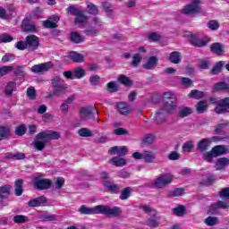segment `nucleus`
I'll return each instance as SVG.
<instances>
[{
    "label": "nucleus",
    "mask_w": 229,
    "mask_h": 229,
    "mask_svg": "<svg viewBox=\"0 0 229 229\" xmlns=\"http://www.w3.org/2000/svg\"><path fill=\"white\" fill-rule=\"evenodd\" d=\"M212 153L215 157H221V155H226L229 153V149L225 145H216L211 148Z\"/></svg>",
    "instance_id": "obj_19"
},
{
    "label": "nucleus",
    "mask_w": 229,
    "mask_h": 229,
    "mask_svg": "<svg viewBox=\"0 0 229 229\" xmlns=\"http://www.w3.org/2000/svg\"><path fill=\"white\" fill-rule=\"evenodd\" d=\"M110 164H112V165H115V167H123V165H126V164H128V162L126 161V159L123 158V157H114L109 160Z\"/></svg>",
    "instance_id": "obj_28"
},
{
    "label": "nucleus",
    "mask_w": 229,
    "mask_h": 229,
    "mask_svg": "<svg viewBox=\"0 0 229 229\" xmlns=\"http://www.w3.org/2000/svg\"><path fill=\"white\" fill-rule=\"evenodd\" d=\"M229 165V158L228 157H220L216 162V171H221L225 169V167H228Z\"/></svg>",
    "instance_id": "obj_24"
},
{
    "label": "nucleus",
    "mask_w": 229,
    "mask_h": 229,
    "mask_svg": "<svg viewBox=\"0 0 229 229\" xmlns=\"http://www.w3.org/2000/svg\"><path fill=\"white\" fill-rule=\"evenodd\" d=\"M225 61H219L216 65L211 69L210 73L213 75H217L223 70V65H225Z\"/></svg>",
    "instance_id": "obj_33"
},
{
    "label": "nucleus",
    "mask_w": 229,
    "mask_h": 229,
    "mask_svg": "<svg viewBox=\"0 0 229 229\" xmlns=\"http://www.w3.org/2000/svg\"><path fill=\"white\" fill-rule=\"evenodd\" d=\"M187 209L185 208V206H179L177 208H173V212L175 216H178L179 217H182L185 214V211Z\"/></svg>",
    "instance_id": "obj_50"
},
{
    "label": "nucleus",
    "mask_w": 229,
    "mask_h": 229,
    "mask_svg": "<svg viewBox=\"0 0 229 229\" xmlns=\"http://www.w3.org/2000/svg\"><path fill=\"white\" fill-rule=\"evenodd\" d=\"M22 30L26 33H33L34 31H37V27L35 24L30 23L29 19H24L22 21Z\"/></svg>",
    "instance_id": "obj_21"
},
{
    "label": "nucleus",
    "mask_w": 229,
    "mask_h": 229,
    "mask_svg": "<svg viewBox=\"0 0 229 229\" xmlns=\"http://www.w3.org/2000/svg\"><path fill=\"white\" fill-rule=\"evenodd\" d=\"M214 157L216 156L214 155V152H212V150L203 154V159L209 164H212V162H214Z\"/></svg>",
    "instance_id": "obj_59"
},
{
    "label": "nucleus",
    "mask_w": 229,
    "mask_h": 229,
    "mask_svg": "<svg viewBox=\"0 0 229 229\" xmlns=\"http://www.w3.org/2000/svg\"><path fill=\"white\" fill-rule=\"evenodd\" d=\"M17 87V83L15 81H10L6 86L4 89L5 95L8 97L12 96L13 94V89Z\"/></svg>",
    "instance_id": "obj_35"
},
{
    "label": "nucleus",
    "mask_w": 229,
    "mask_h": 229,
    "mask_svg": "<svg viewBox=\"0 0 229 229\" xmlns=\"http://www.w3.org/2000/svg\"><path fill=\"white\" fill-rule=\"evenodd\" d=\"M10 191H12V186L5 184L0 187V207H6L8 205V196H10Z\"/></svg>",
    "instance_id": "obj_11"
},
{
    "label": "nucleus",
    "mask_w": 229,
    "mask_h": 229,
    "mask_svg": "<svg viewBox=\"0 0 229 229\" xmlns=\"http://www.w3.org/2000/svg\"><path fill=\"white\" fill-rule=\"evenodd\" d=\"M225 128H228V123H218L215 128L216 135H226Z\"/></svg>",
    "instance_id": "obj_31"
},
{
    "label": "nucleus",
    "mask_w": 229,
    "mask_h": 229,
    "mask_svg": "<svg viewBox=\"0 0 229 229\" xmlns=\"http://www.w3.org/2000/svg\"><path fill=\"white\" fill-rule=\"evenodd\" d=\"M53 68V63L47 62L40 64H35L30 68V71L35 73L46 72Z\"/></svg>",
    "instance_id": "obj_14"
},
{
    "label": "nucleus",
    "mask_w": 229,
    "mask_h": 229,
    "mask_svg": "<svg viewBox=\"0 0 229 229\" xmlns=\"http://www.w3.org/2000/svg\"><path fill=\"white\" fill-rule=\"evenodd\" d=\"M44 203H47V199H46L45 196H40L36 199H30L28 202L29 207H40L41 205H44Z\"/></svg>",
    "instance_id": "obj_20"
},
{
    "label": "nucleus",
    "mask_w": 229,
    "mask_h": 229,
    "mask_svg": "<svg viewBox=\"0 0 229 229\" xmlns=\"http://www.w3.org/2000/svg\"><path fill=\"white\" fill-rule=\"evenodd\" d=\"M87 8L88 13H90V15H98V13H99V9L98 8V5L94 4L93 3H89Z\"/></svg>",
    "instance_id": "obj_45"
},
{
    "label": "nucleus",
    "mask_w": 229,
    "mask_h": 229,
    "mask_svg": "<svg viewBox=\"0 0 229 229\" xmlns=\"http://www.w3.org/2000/svg\"><path fill=\"white\" fill-rule=\"evenodd\" d=\"M104 187H106L109 192H112V194H118L121 189H123L121 185L115 184L112 182H106Z\"/></svg>",
    "instance_id": "obj_25"
},
{
    "label": "nucleus",
    "mask_w": 229,
    "mask_h": 229,
    "mask_svg": "<svg viewBox=\"0 0 229 229\" xmlns=\"http://www.w3.org/2000/svg\"><path fill=\"white\" fill-rule=\"evenodd\" d=\"M212 144V140L210 139H202L199 141L197 145V149L200 153H205L210 148V145Z\"/></svg>",
    "instance_id": "obj_17"
},
{
    "label": "nucleus",
    "mask_w": 229,
    "mask_h": 229,
    "mask_svg": "<svg viewBox=\"0 0 229 229\" xmlns=\"http://www.w3.org/2000/svg\"><path fill=\"white\" fill-rule=\"evenodd\" d=\"M182 53L180 52H172L170 53L169 55V61L171 62V64H180V62H182Z\"/></svg>",
    "instance_id": "obj_29"
},
{
    "label": "nucleus",
    "mask_w": 229,
    "mask_h": 229,
    "mask_svg": "<svg viewBox=\"0 0 229 229\" xmlns=\"http://www.w3.org/2000/svg\"><path fill=\"white\" fill-rule=\"evenodd\" d=\"M191 114H192V108L181 107L178 112V116L181 117V119H183V117H188V115H191Z\"/></svg>",
    "instance_id": "obj_34"
},
{
    "label": "nucleus",
    "mask_w": 229,
    "mask_h": 229,
    "mask_svg": "<svg viewBox=\"0 0 229 229\" xmlns=\"http://www.w3.org/2000/svg\"><path fill=\"white\" fill-rule=\"evenodd\" d=\"M164 109L166 110V112H173V110L176 109V106L178 105V98H176V95L171 91H167L164 93Z\"/></svg>",
    "instance_id": "obj_5"
},
{
    "label": "nucleus",
    "mask_w": 229,
    "mask_h": 229,
    "mask_svg": "<svg viewBox=\"0 0 229 229\" xmlns=\"http://www.w3.org/2000/svg\"><path fill=\"white\" fill-rule=\"evenodd\" d=\"M219 210H229V203L223 200H218L209 206L208 214L214 216L219 214Z\"/></svg>",
    "instance_id": "obj_10"
},
{
    "label": "nucleus",
    "mask_w": 229,
    "mask_h": 229,
    "mask_svg": "<svg viewBox=\"0 0 229 229\" xmlns=\"http://www.w3.org/2000/svg\"><path fill=\"white\" fill-rule=\"evenodd\" d=\"M185 192V189L183 188H176L173 191H171L168 196L170 198H176L178 196H182Z\"/></svg>",
    "instance_id": "obj_51"
},
{
    "label": "nucleus",
    "mask_w": 229,
    "mask_h": 229,
    "mask_svg": "<svg viewBox=\"0 0 229 229\" xmlns=\"http://www.w3.org/2000/svg\"><path fill=\"white\" fill-rule=\"evenodd\" d=\"M98 114V109L96 106H89L87 107V119H94V115Z\"/></svg>",
    "instance_id": "obj_41"
},
{
    "label": "nucleus",
    "mask_w": 229,
    "mask_h": 229,
    "mask_svg": "<svg viewBox=\"0 0 229 229\" xmlns=\"http://www.w3.org/2000/svg\"><path fill=\"white\" fill-rule=\"evenodd\" d=\"M107 89L109 92H117V90H119V85H117V83H115L114 81H111L107 84Z\"/></svg>",
    "instance_id": "obj_62"
},
{
    "label": "nucleus",
    "mask_w": 229,
    "mask_h": 229,
    "mask_svg": "<svg viewBox=\"0 0 229 229\" xmlns=\"http://www.w3.org/2000/svg\"><path fill=\"white\" fill-rule=\"evenodd\" d=\"M204 97H205V93L198 89H193L190 92V98L193 99H203Z\"/></svg>",
    "instance_id": "obj_42"
},
{
    "label": "nucleus",
    "mask_w": 229,
    "mask_h": 229,
    "mask_svg": "<svg viewBox=\"0 0 229 229\" xmlns=\"http://www.w3.org/2000/svg\"><path fill=\"white\" fill-rule=\"evenodd\" d=\"M70 39L72 42H74V44L83 42V38L78 32H72Z\"/></svg>",
    "instance_id": "obj_47"
},
{
    "label": "nucleus",
    "mask_w": 229,
    "mask_h": 229,
    "mask_svg": "<svg viewBox=\"0 0 229 229\" xmlns=\"http://www.w3.org/2000/svg\"><path fill=\"white\" fill-rule=\"evenodd\" d=\"M13 40V37L8 33L2 34L0 36V42L1 43H8L12 42Z\"/></svg>",
    "instance_id": "obj_60"
},
{
    "label": "nucleus",
    "mask_w": 229,
    "mask_h": 229,
    "mask_svg": "<svg viewBox=\"0 0 229 229\" xmlns=\"http://www.w3.org/2000/svg\"><path fill=\"white\" fill-rule=\"evenodd\" d=\"M199 67L202 70L210 69V61L208 59H199Z\"/></svg>",
    "instance_id": "obj_49"
},
{
    "label": "nucleus",
    "mask_w": 229,
    "mask_h": 229,
    "mask_svg": "<svg viewBox=\"0 0 229 229\" xmlns=\"http://www.w3.org/2000/svg\"><path fill=\"white\" fill-rule=\"evenodd\" d=\"M158 64V58L157 56H150L148 62L143 65L144 69L153 70Z\"/></svg>",
    "instance_id": "obj_26"
},
{
    "label": "nucleus",
    "mask_w": 229,
    "mask_h": 229,
    "mask_svg": "<svg viewBox=\"0 0 229 229\" xmlns=\"http://www.w3.org/2000/svg\"><path fill=\"white\" fill-rule=\"evenodd\" d=\"M210 51L211 53L221 56V55L225 53V46H223L221 43H214L210 47Z\"/></svg>",
    "instance_id": "obj_23"
},
{
    "label": "nucleus",
    "mask_w": 229,
    "mask_h": 229,
    "mask_svg": "<svg viewBox=\"0 0 229 229\" xmlns=\"http://www.w3.org/2000/svg\"><path fill=\"white\" fill-rule=\"evenodd\" d=\"M16 49L19 51H24L30 49V51H37L40 47V38L36 35L30 34L25 38V40L18 41L15 44Z\"/></svg>",
    "instance_id": "obj_3"
},
{
    "label": "nucleus",
    "mask_w": 229,
    "mask_h": 229,
    "mask_svg": "<svg viewBox=\"0 0 229 229\" xmlns=\"http://www.w3.org/2000/svg\"><path fill=\"white\" fill-rule=\"evenodd\" d=\"M194 148H196V145H194V141L192 140L186 141L182 145V151H184V153H191V151H192Z\"/></svg>",
    "instance_id": "obj_37"
},
{
    "label": "nucleus",
    "mask_w": 229,
    "mask_h": 229,
    "mask_svg": "<svg viewBox=\"0 0 229 229\" xmlns=\"http://www.w3.org/2000/svg\"><path fill=\"white\" fill-rule=\"evenodd\" d=\"M51 85L54 94H55V98H62L67 93V89H69L67 83H65V81L60 77L53 78L51 80Z\"/></svg>",
    "instance_id": "obj_4"
},
{
    "label": "nucleus",
    "mask_w": 229,
    "mask_h": 229,
    "mask_svg": "<svg viewBox=\"0 0 229 229\" xmlns=\"http://www.w3.org/2000/svg\"><path fill=\"white\" fill-rule=\"evenodd\" d=\"M60 137L61 134L58 131L53 130L43 131L36 135L33 146L38 151H43L49 140H58Z\"/></svg>",
    "instance_id": "obj_1"
},
{
    "label": "nucleus",
    "mask_w": 229,
    "mask_h": 229,
    "mask_svg": "<svg viewBox=\"0 0 229 229\" xmlns=\"http://www.w3.org/2000/svg\"><path fill=\"white\" fill-rule=\"evenodd\" d=\"M67 13L73 15L75 17V24H83L87 21V16L85 15V11L77 8L74 5H70L66 8Z\"/></svg>",
    "instance_id": "obj_9"
},
{
    "label": "nucleus",
    "mask_w": 229,
    "mask_h": 229,
    "mask_svg": "<svg viewBox=\"0 0 229 229\" xmlns=\"http://www.w3.org/2000/svg\"><path fill=\"white\" fill-rule=\"evenodd\" d=\"M85 74H86L85 70L81 67H76L73 70L74 79L81 80V78H84Z\"/></svg>",
    "instance_id": "obj_36"
},
{
    "label": "nucleus",
    "mask_w": 229,
    "mask_h": 229,
    "mask_svg": "<svg viewBox=\"0 0 229 229\" xmlns=\"http://www.w3.org/2000/svg\"><path fill=\"white\" fill-rule=\"evenodd\" d=\"M171 183H173V175L162 174L153 181L152 185L156 189H165V187L171 185Z\"/></svg>",
    "instance_id": "obj_7"
},
{
    "label": "nucleus",
    "mask_w": 229,
    "mask_h": 229,
    "mask_svg": "<svg viewBox=\"0 0 229 229\" xmlns=\"http://www.w3.org/2000/svg\"><path fill=\"white\" fill-rule=\"evenodd\" d=\"M32 183L38 191H47L51 189L53 182L50 179L44 178V175H38L33 178Z\"/></svg>",
    "instance_id": "obj_8"
},
{
    "label": "nucleus",
    "mask_w": 229,
    "mask_h": 229,
    "mask_svg": "<svg viewBox=\"0 0 229 229\" xmlns=\"http://www.w3.org/2000/svg\"><path fill=\"white\" fill-rule=\"evenodd\" d=\"M13 73L15 76H24L26 72H24V66H18L16 68H13Z\"/></svg>",
    "instance_id": "obj_63"
},
{
    "label": "nucleus",
    "mask_w": 229,
    "mask_h": 229,
    "mask_svg": "<svg viewBox=\"0 0 229 229\" xmlns=\"http://www.w3.org/2000/svg\"><path fill=\"white\" fill-rule=\"evenodd\" d=\"M24 181L22 179H18L14 182V194L15 196H22L24 192Z\"/></svg>",
    "instance_id": "obj_22"
},
{
    "label": "nucleus",
    "mask_w": 229,
    "mask_h": 229,
    "mask_svg": "<svg viewBox=\"0 0 229 229\" xmlns=\"http://www.w3.org/2000/svg\"><path fill=\"white\" fill-rule=\"evenodd\" d=\"M27 97L29 99H37V91L34 87H30L27 89Z\"/></svg>",
    "instance_id": "obj_57"
},
{
    "label": "nucleus",
    "mask_w": 229,
    "mask_h": 229,
    "mask_svg": "<svg viewBox=\"0 0 229 229\" xmlns=\"http://www.w3.org/2000/svg\"><path fill=\"white\" fill-rule=\"evenodd\" d=\"M189 42L191 46L195 47H205L208 44V40H203L198 37L196 34H191L189 36Z\"/></svg>",
    "instance_id": "obj_13"
},
{
    "label": "nucleus",
    "mask_w": 229,
    "mask_h": 229,
    "mask_svg": "<svg viewBox=\"0 0 229 229\" xmlns=\"http://www.w3.org/2000/svg\"><path fill=\"white\" fill-rule=\"evenodd\" d=\"M118 111L122 115H128L130 114V106L124 102H120L118 104Z\"/></svg>",
    "instance_id": "obj_32"
},
{
    "label": "nucleus",
    "mask_w": 229,
    "mask_h": 229,
    "mask_svg": "<svg viewBox=\"0 0 229 229\" xmlns=\"http://www.w3.org/2000/svg\"><path fill=\"white\" fill-rule=\"evenodd\" d=\"M12 71H13V66L0 67V78H2V76H6V74H9V72H12Z\"/></svg>",
    "instance_id": "obj_56"
},
{
    "label": "nucleus",
    "mask_w": 229,
    "mask_h": 229,
    "mask_svg": "<svg viewBox=\"0 0 229 229\" xmlns=\"http://www.w3.org/2000/svg\"><path fill=\"white\" fill-rule=\"evenodd\" d=\"M216 178L215 175H209L207 179L202 180L201 185H205L206 187H210L213 183H216Z\"/></svg>",
    "instance_id": "obj_39"
},
{
    "label": "nucleus",
    "mask_w": 229,
    "mask_h": 229,
    "mask_svg": "<svg viewBox=\"0 0 229 229\" xmlns=\"http://www.w3.org/2000/svg\"><path fill=\"white\" fill-rule=\"evenodd\" d=\"M219 198L225 199V203L229 204V187L222 189L218 193Z\"/></svg>",
    "instance_id": "obj_44"
},
{
    "label": "nucleus",
    "mask_w": 229,
    "mask_h": 229,
    "mask_svg": "<svg viewBox=\"0 0 229 229\" xmlns=\"http://www.w3.org/2000/svg\"><path fill=\"white\" fill-rule=\"evenodd\" d=\"M216 114H228L229 112V98H225L217 102V106L215 108Z\"/></svg>",
    "instance_id": "obj_12"
},
{
    "label": "nucleus",
    "mask_w": 229,
    "mask_h": 229,
    "mask_svg": "<svg viewBox=\"0 0 229 229\" xmlns=\"http://www.w3.org/2000/svg\"><path fill=\"white\" fill-rule=\"evenodd\" d=\"M220 24L219 21L216 20H211L207 23V27L211 30V31H217V29L219 28Z\"/></svg>",
    "instance_id": "obj_48"
},
{
    "label": "nucleus",
    "mask_w": 229,
    "mask_h": 229,
    "mask_svg": "<svg viewBox=\"0 0 229 229\" xmlns=\"http://www.w3.org/2000/svg\"><path fill=\"white\" fill-rule=\"evenodd\" d=\"M197 114H205L208 110V105L207 101H199L196 106Z\"/></svg>",
    "instance_id": "obj_30"
},
{
    "label": "nucleus",
    "mask_w": 229,
    "mask_h": 229,
    "mask_svg": "<svg viewBox=\"0 0 229 229\" xmlns=\"http://www.w3.org/2000/svg\"><path fill=\"white\" fill-rule=\"evenodd\" d=\"M109 155H118V157H124V155L128 154V148L126 147H118V146H114L112 147L109 150H108Z\"/></svg>",
    "instance_id": "obj_16"
},
{
    "label": "nucleus",
    "mask_w": 229,
    "mask_h": 229,
    "mask_svg": "<svg viewBox=\"0 0 229 229\" xmlns=\"http://www.w3.org/2000/svg\"><path fill=\"white\" fill-rule=\"evenodd\" d=\"M120 83L123 85H125L126 87H130L131 85V81H130V78L126 77L125 75H120L118 78Z\"/></svg>",
    "instance_id": "obj_61"
},
{
    "label": "nucleus",
    "mask_w": 229,
    "mask_h": 229,
    "mask_svg": "<svg viewBox=\"0 0 229 229\" xmlns=\"http://www.w3.org/2000/svg\"><path fill=\"white\" fill-rule=\"evenodd\" d=\"M167 114H169V111L165 110V108L159 109L156 114V123L157 124H164V123L166 121Z\"/></svg>",
    "instance_id": "obj_15"
},
{
    "label": "nucleus",
    "mask_w": 229,
    "mask_h": 229,
    "mask_svg": "<svg viewBox=\"0 0 229 229\" xmlns=\"http://www.w3.org/2000/svg\"><path fill=\"white\" fill-rule=\"evenodd\" d=\"M68 58H70V60L72 62H75V64H83V62H85V55L76 51L70 52Z\"/></svg>",
    "instance_id": "obj_18"
},
{
    "label": "nucleus",
    "mask_w": 229,
    "mask_h": 229,
    "mask_svg": "<svg viewBox=\"0 0 229 229\" xmlns=\"http://www.w3.org/2000/svg\"><path fill=\"white\" fill-rule=\"evenodd\" d=\"M142 62V55L140 54H134L132 55V62L131 63V67H139Z\"/></svg>",
    "instance_id": "obj_38"
},
{
    "label": "nucleus",
    "mask_w": 229,
    "mask_h": 229,
    "mask_svg": "<svg viewBox=\"0 0 229 229\" xmlns=\"http://www.w3.org/2000/svg\"><path fill=\"white\" fill-rule=\"evenodd\" d=\"M100 81H101V77H99L98 75H93L89 77V83L93 87H98Z\"/></svg>",
    "instance_id": "obj_58"
},
{
    "label": "nucleus",
    "mask_w": 229,
    "mask_h": 229,
    "mask_svg": "<svg viewBox=\"0 0 229 229\" xmlns=\"http://www.w3.org/2000/svg\"><path fill=\"white\" fill-rule=\"evenodd\" d=\"M146 225L147 226H149V228H158V226H160V222L157 221L155 217L148 218Z\"/></svg>",
    "instance_id": "obj_46"
},
{
    "label": "nucleus",
    "mask_w": 229,
    "mask_h": 229,
    "mask_svg": "<svg viewBox=\"0 0 229 229\" xmlns=\"http://www.w3.org/2000/svg\"><path fill=\"white\" fill-rule=\"evenodd\" d=\"M217 223H218V219L216 216H208L205 219V224L208 226H214V225H217Z\"/></svg>",
    "instance_id": "obj_53"
},
{
    "label": "nucleus",
    "mask_w": 229,
    "mask_h": 229,
    "mask_svg": "<svg viewBox=\"0 0 229 229\" xmlns=\"http://www.w3.org/2000/svg\"><path fill=\"white\" fill-rule=\"evenodd\" d=\"M8 157L13 160H24V158H26V155L24 153L17 152L14 154H9Z\"/></svg>",
    "instance_id": "obj_52"
},
{
    "label": "nucleus",
    "mask_w": 229,
    "mask_h": 229,
    "mask_svg": "<svg viewBox=\"0 0 229 229\" xmlns=\"http://www.w3.org/2000/svg\"><path fill=\"white\" fill-rule=\"evenodd\" d=\"M142 159L146 164H153L157 160V156L151 151H145L142 153Z\"/></svg>",
    "instance_id": "obj_27"
},
{
    "label": "nucleus",
    "mask_w": 229,
    "mask_h": 229,
    "mask_svg": "<svg viewBox=\"0 0 229 229\" xmlns=\"http://www.w3.org/2000/svg\"><path fill=\"white\" fill-rule=\"evenodd\" d=\"M153 142H155V136L152 134H147L141 141V144L143 146H149L151 144H153Z\"/></svg>",
    "instance_id": "obj_40"
},
{
    "label": "nucleus",
    "mask_w": 229,
    "mask_h": 229,
    "mask_svg": "<svg viewBox=\"0 0 229 229\" xmlns=\"http://www.w3.org/2000/svg\"><path fill=\"white\" fill-rule=\"evenodd\" d=\"M102 7L105 10L106 13H112L114 11L112 10V4L109 2H102Z\"/></svg>",
    "instance_id": "obj_64"
},
{
    "label": "nucleus",
    "mask_w": 229,
    "mask_h": 229,
    "mask_svg": "<svg viewBox=\"0 0 229 229\" xmlns=\"http://www.w3.org/2000/svg\"><path fill=\"white\" fill-rule=\"evenodd\" d=\"M199 4H201L200 0H192L191 3L183 6L181 10V13L183 15H196L201 13V7Z\"/></svg>",
    "instance_id": "obj_6"
},
{
    "label": "nucleus",
    "mask_w": 229,
    "mask_h": 229,
    "mask_svg": "<svg viewBox=\"0 0 229 229\" xmlns=\"http://www.w3.org/2000/svg\"><path fill=\"white\" fill-rule=\"evenodd\" d=\"M214 89L216 91L229 90V88H228V84H226V82L222 81V82L216 83L214 86Z\"/></svg>",
    "instance_id": "obj_55"
},
{
    "label": "nucleus",
    "mask_w": 229,
    "mask_h": 229,
    "mask_svg": "<svg viewBox=\"0 0 229 229\" xmlns=\"http://www.w3.org/2000/svg\"><path fill=\"white\" fill-rule=\"evenodd\" d=\"M131 194V188L127 187V188L123 189V191H122V193L120 195V199H122V200L128 199V198H130Z\"/></svg>",
    "instance_id": "obj_54"
},
{
    "label": "nucleus",
    "mask_w": 229,
    "mask_h": 229,
    "mask_svg": "<svg viewBox=\"0 0 229 229\" xmlns=\"http://www.w3.org/2000/svg\"><path fill=\"white\" fill-rule=\"evenodd\" d=\"M13 221L16 225H24V223H26V221H28V216H23V215H17V216H13Z\"/></svg>",
    "instance_id": "obj_43"
},
{
    "label": "nucleus",
    "mask_w": 229,
    "mask_h": 229,
    "mask_svg": "<svg viewBox=\"0 0 229 229\" xmlns=\"http://www.w3.org/2000/svg\"><path fill=\"white\" fill-rule=\"evenodd\" d=\"M87 214H101L106 217H119L123 214V210L119 207L110 208L108 205H98L93 208H87Z\"/></svg>",
    "instance_id": "obj_2"
}]
</instances>
